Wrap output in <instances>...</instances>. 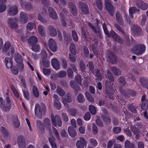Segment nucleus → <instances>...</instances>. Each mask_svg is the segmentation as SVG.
Returning <instances> with one entry per match:
<instances>
[{
	"label": "nucleus",
	"instance_id": "27",
	"mask_svg": "<svg viewBox=\"0 0 148 148\" xmlns=\"http://www.w3.org/2000/svg\"><path fill=\"white\" fill-rule=\"evenodd\" d=\"M38 41L37 38L35 36H32L28 39V42L29 44L31 45L32 44H36Z\"/></svg>",
	"mask_w": 148,
	"mask_h": 148
},
{
	"label": "nucleus",
	"instance_id": "33",
	"mask_svg": "<svg viewBox=\"0 0 148 148\" xmlns=\"http://www.w3.org/2000/svg\"><path fill=\"white\" fill-rule=\"evenodd\" d=\"M77 100L78 102L83 103L85 101V99L83 95L82 94H79L77 97Z\"/></svg>",
	"mask_w": 148,
	"mask_h": 148
},
{
	"label": "nucleus",
	"instance_id": "47",
	"mask_svg": "<svg viewBox=\"0 0 148 148\" xmlns=\"http://www.w3.org/2000/svg\"><path fill=\"white\" fill-rule=\"evenodd\" d=\"M1 133L5 137H8L9 133L6 129L3 127H2L1 128Z\"/></svg>",
	"mask_w": 148,
	"mask_h": 148
},
{
	"label": "nucleus",
	"instance_id": "34",
	"mask_svg": "<svg viewBox=\"0 0 148 148\" xmlns=\"http://www.w3.org/2000/svg\"><path fill=\"white\" fill-rule=\"evenodd\" d=\"M32 92L33 95L34 97L37 98L39 97V91L37 87L35 85L33 86Z\"/></svg>",
	"mask_w": 148,
	"mask_h": 148
},
{
	"label": "nucleus",
	"instance_id": "53",
	"mask_svg": "<svg viewBox=\"0 0 148 148\" xmlns=\"http://www.w3.org/2000/svg\"><path fill=\"white\" fill-rule=\"evenodd\" d=\"M96 76L97 78L100 81H101L103 79V77L100 73L99 70H97L96 71Z\"/></svg>",
	"mask_w": 148,
	"mask_h": 148
},
{
	"label": "nucleus",
	"instance_id": "22",
	"mask_svg": "<svg viewBox=\"0 0 148 148\" xmlns=\"http://www.w3.org/2000/svg\"><path fill=\"white\" fill-rule=\"evenodd\" d=\"M68 132L70 136L72 137H74L77 135L75 129L72 126H69L68 128Z\"/></svg>",
	"mask_w": 148,
	"mask_h": 148
},
{
	"label": "nucleus",
	"instance_id": "20",
	"mask_svg": "<svg viewBox=\"0 0 148 148\" xmlns=\"http://www.w3.org/2000/svg\"><path fill=\"white\" fill-rule=\"evenodd\" d=\"M12 123L16 128H18L20 125V122L17 115H13L12 116Z\"/></svg>",
	"mask_w": 148,
	"mask_h": 148
},
{
	"label": "nucleus",
	"instance_id": "63",
	"mask_svg": "<svg viewBox=\"0 0 148 148\" xmlns=\"http://www.w3.org/2000/svg\"><path fill=\"white\" fill-rule=\"evenodd\" d=\"M128 89L126 90L121 89L120 90V92L122 95L126 97H128Z\"/></svg>",
	"mask_w": 148,
	"mask_h": 148
},
{
	"label": "nucleus",
	"instance_id": "3",
	"mask_svg": "<svg viewBox=\"0 0 148 148\" xmlns=\"http://www.w3.org/2000/svg\"><path fill=\"white\" fill-rule=\"evenodd\" d=\"M105 5L106 10L111 16H113L115 12L114 6L112 5L110 0H105Z\"/></svg>",
	"mask_w": 148,
	"mask_h": 148
},
{
	"label": "nucleus",
	"instance_id": "51",
	"mask_svg": "<svg viewBox=\"0 0 148 148\" xmlns=\"http://www.w3.org/2000/svg\"><path fill=\"white\" fill-rule=\"evenodd\" d=\"M54 106L57 109L60 110L61 108V103L59 101L54 100Z\"/></svg>",
	"mask_w": 148,
	"mask_h": 148
},
{
	"label": "nucleus",
	"instance_id": "14",
	"mask_svg": "<svg viewBox=\"0 0 148 148\" xmlns=\"http://www.w3.org/2000/svg\"><path fill=\"white\" fill-rule=\"evenodd\" d=\"M16 18H10L8 19V23L9 27L12 29H15L16 28L18 25L16 22Z\"/></svg>",
	"mask_w": 148,
	"mask_h": 148
},
{
	"label": "nucleus",
	"instance_id": "58",
	"mask_svg": "<svg viewBox=\"0 0 148 148\" xmlns=\"http://www.w3.org/2000/svg\"><path fill=\"white\" fill-rule=\"evenodd\" d=\"M148 107V103L147 101L142 102L141 105V108L143 110H146L147 109Z\"/></svg>",
	"mask_w": 148,
	"mask_h": 148
},
{
	"label": "nucleus",
	"instance_id": "25",
	"mask_svg": "<svg viewBox=\"0 0 148 148\" xmlns=\"http://www.w3.org/2000/svg\"><path fill=\"white\" fill-rule=\"evenodd\" d=\"M5 63L6 67L8 68H10L13 65V61L12 59L9 58H6L5 59Z\"/></svg>",
	"mask_w": 148,
	"mask_h": 148
},
{
	"label": "nucleus",
	"instance_id": "55",
	"mask_svg": "<svg viewBox=\"0 0 148 148\" xmlns=\"http://www.w3.org/2000/svg\"><path fill=\"white\" fill-rule=\"evenodd\" d=\"M42 63L43 66L46 67H48L49 66V62L48 60L45 59H42Z\"/></svg>",
	"mask_w": 148,
	"mask_h": 148
},
{
	"label": "nucleus",
	"instance_id": "49",
	"mask_svg": "<svg viewBox=\"0 0 148 148\" xmlns=\"http://www.w3.org/2000/svg\"><path fill=\"white\" fill-rule=\"evenodd\" d=\"M38 20L42 22L45 23L48 21L47 19L44 18L42 16V14L41 13H39L38 15Z\"/></svg>",
	"mask_w": 148,
	"mask_h": 148
},
{
	"label": "nucleus",
	"instance_id": "41",
	"mask_svg": "<svg viewBox=\"0 0 148 148\" xmlns=\"http://www.w3.org/2000/svg\"><path fill=\"white\" fill-rule=\"evenodd\" d=\"M38 30L40 34L42 36H45L44 30V27L41 25H39L38 26Z\"/></svg>",
	"mask_w": 148,
	"mask_h": 148
},
{
	"label": "nucleus",
	"instance_id": "9",
	"mask_svg": "<svg viewBox=\"0 0 148 148\" xmlns=\"http://www.w3.org/2000/svg\"><path fill=\"white\" fill-rule=\"evenodd\" d=\"M76 142V146L77 148H84V146L87 145V142L85 139L83 137H81Z\"/></svg>",
	"mask_w": 148,
	"mask_h": 148
},
{
	"label": "nucleus",
	"instance_id": "52",
	"mask_svg": "<svg viewBox=\"0 0 148 148\" xmlns=\"http://www.w3.org/2000/svg\"><path fill=\"white\" fill-rule=\"evenodd\" d=\"M110 34L112 39L116 41L119 36V35L112 30L110 32Z\"/></svg>",
	"mask_w": 148,
	"mask_h": 148
},
{
	"label": "nucleus",
	"instance_id": "21",
	"mask_svg": "<svg viewBox=\"0 0 148 148\" xmlns=\"http://www.w3.org/2000/svg\"><path fill=\"white\" fill-rule=\"evenodd\" d=\"M114 25L117 29L120 32H121V33L124 35V37H126L127 41H130V40L128 38L124 30L118 24H114Z\"/></svg>",
	"mask_w": 148,
	"mask_h": 148
},
{
	"label": "nucleus",
	"instance_id": "62",
	"mask_svg": "<svg viewBox=\"0 0 148 148\" xmlns=\"http://www.w3.org/2000/svg\"><path fill=\"white\" fill-rule=\"evenodd\" d=\"M142 18L140 22V25L142 26H144L145 23L147 20V17L146 15L144 14H143Z\"/></svg>",
	"mask_w": 148,
	"mask_h": 148
},
{
	"label": "nucleus",
	"instance_id": "1",
	"mask_svg": "<svg viewBox=\"0 0 148 148\" xmlns=\"http://www.w3.org/2000/svg\"><path fill=\"white\" fill-rule=\"evenodd\" d=\"M146 47L143 44H137L133 47L132 51L134 53L137 55L142 54L145 51Z\"/></svg>",
	"mask_w": 148,
	"mask_h": 148
},
{
	"label": "nucleus",
	"instance_id": "56",
	"mask_svg": "<svg viewBox=\"0 0 148 148\" xmlns=\"http://www.w3.org/2000/svg\"><path fill=\"white\" fill-rule=\"evenodd\" d=\"M130 128L134 134L139 133V131L138 128L135 126L133 125L131 126H130Z\"/></svg>",
	"mask_w": 148,
	"mask_h": 148
},
{
	"label": "nucleus",
	"instance_id": "61",
	"mask_svg": "<svg viewBox=\"0 0 148 148\" xmlns=\"http://www.w3.org/2000/svg\"><path fill=\"white\" fill-rule=\"evenodd\" d=\"M67 74L69 77L72 78L73 77V73L71 68H68L67 70Z\"/></svg>",
	"mask_w": 148,
	"mask_h": 148
},
{
	"label": "nucleus",
	"instance_id": "60",
	"mask_svg": "<svg viewBox=\"0 0 148 148\" xmlns=\"http://www.w3.org/2000/svg\"><path fill=\"white\" fill-rule=\"evenodd\" d=\"M72 34L74 40L75 42H77L78 40V37L77 33L75 30L72 31Z\"/></svg>",
	"mask_w": 148,
	"mask_h": 148
},
{
	"label": "nucleus",
	"instance_id": "40",
	"mask_svg": "<svg viewBox=\"0 0 148 148\" xmlns=\"http://www.w3.org/2000/svg\"><path fill=\"white\" fill-rule=\"evenodd\" d=\"M87 67H88L89 71L92 72H94V67L92 62L89 61L86 65Z\"/></svg>",
	"mask_w": 148,
	"mask_h": 148
},
{
	"label": "nucleus",
	"instance_id": "36",
	"mask_svg": "<svg viewBox=\"0 0 148 148\" xmlns=\"http://www.w3.org/2000/svg\"><path fill=\"white\" fill-rule=\"evenodd\" d=\"M79 66L81 72L83 73H86L85 70L86 69V65L84 62L82 60H81L80 61Z\"/></svg>",
	"mask_w": 148,
	"mask_h": 148
},
{
	"label": "nucleus",
	"instance_id": "64",
	"mask_svg": "<svg viewBox=\"0 0 148 148\" xmlns=\"http://www.w3.org/2000/svg\"><path fill=\"white\" fill-rule=\"evenodd\" d=\"M10 68L11 71L14 74L17 75L18 73V71L17 69L15 66H12Z\"/></svg>",
	"mask_w": 148,
	"mask_h": 148
},
{
	"label": "nucleus",
	"instance_id": "15",
	"mask_svg": "<svg viewBox=\"0 0 148 148\" xmlns=\"http://www.w3.org/2000/svg\"><path fill=\"white\" fill-rule=\"evenodd\" d=\"M136 4L138 8L142 10H145L148 8V5L145 3L142 0H137L136 2Z\"/></svg>",
	"mask_w": 148,
	"mask_h": 148
},
{
	"label": "nucleus",
	"instance_id": "28",
	"mask_svg": "<svg viewBox=\"0 0 148 148\" xmlns=\"http://www.w3.org/2000/svg\"><path fill=\"white\" fill-rule=\"evenodd\" d=\"M14 60L16 62L18 63H22L23 59L19 53H15L14 55Z\"/></svg>",
	"mask_w": 148,
	"mask_h": 148
},
{
	"label": "nucleus",
	"instance_id": "4",
	"mask_svg": "<svg viewBox=\"0 0 148 148\" xmlns=\"http://www.w3.org/2000/svg\"><path fill=\"white\" fill-rule=\"evenodd\" d=\"M107 59L111 63L114 64L117 61V56L113 52L110 51H107L106 52Z\"/></svg>",
	"mask_w": 148,
	"mask_h": 148
},
{
	"label": "nucleus",
	"instance_id": "37",
	"mask_svg": "<svg viewBox=\"0 0 148 148\" xmlns=\"http://www.w3.org/2000/svg\"><path fill=\"white\" fill-rule=\"evenodd\" d=\"M11 46L10 43L9 42H6L4 44L2 49L3 52H6L9 49Z\"/></svg>",
	"mask_w": 148,
	"mask_h": 148
},
{
	"label": "nucleus",
	"instance_id": "5",
	"mask_svg": "<svg viewBox=\"0 0 148 148\" xmlns=\"http://www.w3.org/2000/svg\"><path fill=\"white\" fill-rule=\"evenodd\" d=\"M6 94L7 95L5 99L6 104V105H3L1 108L4 111L8 112L10 110L11 108L12 103L10 97L8 96V94L6 93Z\"/></svg>",
	"mask_w": 148,
	"mask_h": 148
},
{
	"label": "nucleus",
	"instance_id": "31",
	"mask_svg": "<svg viewBox=\"0 0 148 148\" xmlns=\"http://www.w3.org/2000/svg\"><path fill=\"white\" fill-rule=\"evenodd\" d=\"M56 91L57 93L61 97H63L65 94L64 91L62 89V87L60 86H58L57 87Z\"/></svg>",
	"mask_w": 148,
	"mask_h": 148
},
{
	"label": "nucleus",
	"instance_id": "39",
	"mask_svg": "<svg viewBox=\"0 0 148 148\" xmlns=\"http://www.w3.org/2000/svg\"><path fill=\"white\" fill-rule=\"evenodd\" d=\"M125 148H134V145L133 143H131L128 140H126L125 142Z\"/></svg>",
	"mask_w": 148,
	"mask_h": 148
},
{
	"label": "nucleus",
	"instance_id": "43",
	"mask_svg": "<svg viewBox=\"0 0 148 148\" xmlns=\"http://www.w3.org/2000/svg\"><path fill=\"white\" fill-rule=\"evenodd\" d=\"M70 51L71 53L73 55H75L76 54L77 51L75 48V46L73 44L71 45L70 48Z\"/></svg>",
	"mask_w": 148,
	"mask_h": 148
},
{
	"label": "nucleus",
	"instance_id": "45",
	"mask_svg": "<svg viewBox=\"0 0 148 148\" xmlns=\"http://www.w3.org/2000/svg\"><path fill=\"white\" fill-rule=\"evenodd\" d=\"M137 11V9L136 8L134 7H131L129 9V12L130 16L132 18H133V14L135 13Z\"/></svg>",
	"mask_w": 148,
	"mask_h": 148
},
{
	"label": "nucleus",
	"instance_id": "57",
	"mask_svg": "<svg viewBox=\"0 0 148 148\" xmlns=\"http://www.w3.org/2000/svg\"><path fill=\"white\" fill-rule=\"evenodd\" d=\"M69 59L70 61L72 62H75L76 61V57L71 53L69 54Z\"/></svg>",
	"mask_w": 148,
	"mask_h": 148
},
{
	"label": "nucleus",
	"instance_id": "6",
	"mask_svg": "<svg viewBox=\"0 0 148 148\" xmlns=\"http://www.w3.org/2000/svg\"><path fill=\"white\" fill-rule=\"evenodd\" d=\"M51 121L54 126L57 125L60 127L61 126L62 122L59 116L58 115L54 116L53 114H51Z\"/></svg>",
	"mask_w": 148,
	"mask_h": 148
},
{
	"label": "nucleus",
	"instance_id": "7",
	"mask_svg": "<svg viewBox=\"0 0 148 148\" xmlns=\"http://www.w3.org/2000/svg\"><path fill=\"white\" fill-rule=\"evenodd\" d=\"M78 6L84 14H87L89 13V10L87 5L82 2L78 3Z\"/></svg>",
	"mask_w": 148,
	"mask_h": 148
},
{
	"label": "nucleus",
	"instance_id": "30",
	"mask_svg": "<svg viewBox=\"0 0 148 148\" xmlns=\"http://www.w3.org/2000/svg\"><path fill=\"white\" fill-rule=\"evenodd\" d=\"M102 116L103 120L106 123L105 125L106 126L108 125L111 122L110 118L108 116L102 115Z\"/></svg>",
	"mask_w": 148,
	"mask_h": 148
},
{
	"label": "nucleus",
	"instance_id": "35",
	"mask_svg": "<svg viewBox=\"0 0 148 148\" xmlns=\"http://www.w3.org/2000/svg\"><path fill=\"white\" fill-rule=\"evenodd\" d=\"M106 77L111 81L114 82V79L113 74L109 70L107 71Z\"/></svg>",
	"mask_w": 148,
	"mask_h": 148
},
{
	"label": "nucleus",
	"instance_id": "24",
	"mask_svg": "<svg viewBox=\"0 0 148 148\" xmlns=\"http://www.w3.org/2000/svg\"><path fill=\"white\" fill-rule=\"evenodd\" d=\"M115 16L116 19L118 23L120 25H122L123 21L121 14L119 12H117L116 13Z\"/></svg>",
	"mask_w": 148,
	"mask_h": 148
},
{
	"label": "nucleus",
	"instance_id": "19",
	"mask_svg": "<svg viewBox=\"0 0 148 148\" xmlns=\"http://www.w3.org/2000/svg\"><path fill=\"white\" fill-rule=\"evenodd\" d=\"M48 30L49 34L51 36H55L57 35V30L54 26L50 25L48 27Z\"/></svg>",
	"mask_w": 148,
	"mask_h": 148
},
{
	"label": "nucleus",
	"instance_id": "26",
	"mask_svg": "<svg viewBox=\"0 0 148 148\" xmlns=\"http://www.w3.org/2000/svg\"><path fill=\"white\" fill-rule=\"evenodd\" d=\"M111 69L114 74L116 76H118L121 75V71L119 68L114 66H112Z\"/></svg>",
	"mask_w": 148,
	"mask_h": 148
},
{
	"label": "nucleus",
	"instance_id": "29",
	"mask_svg": "<svg viewBox=\"0 0 148 148\" xmlns=\"http://www.w3.org/2000/svg\"><path fill=\"white\" fill-rule=\"evenodd\" d=\"M55 138L53 136L49 138V141L52 148H57L56 144L55 142Z\"/></svg>",
	"mask_w": 148,
	"mask_h": 148
},
{
	"label": "nucleus",
	"instance_id": "12",
	"mask_svg": "<svg viewBox=\"0 0 148 148\" xmlns=\"http://www.w3.org/2000/svg\"><path fill=\"white\" fill-rule=\"evenodd\" d=\"M18 12V8L15 5H13L10 7L8 12V15L10 16H14L16 15Z\"/></svg>",
	"mask_w": 148,
	"mask_h": 148
},
{
	"label": "nucleus",
	"instance_id": "46",
	"mask_svg": "<svg viewBox=\"0 0 148 148\" xmlns=\"http://www.w3.org/2000/svg\"><path fill=\"white\" fill-rule=\"evenodd\" d=\"M128 107L129 110L132 112L136 113L137 112L136 108L133 106V104H128Z\"/></svg>",
	"mask_w": 148,
	"mask_h": 148
},
{
	"label": "nucleus",
	"instance_id": "59",
	"mask_svg": "<svg viewBox=\"0 0 148 148\" xmlns=\"http://www.w3.org/2000/svg\"><path fill=\"white\" fill-rule=\"evenodd\" d=\"M61 60L62 62V66L63 69H66L67 67V62L66 60L63 58H61Z\"/></svg>",
	"mask_w": 148,
	"mask_h": 148
},
{
	"label": "nucleus",
	"instance_id": "32",
	"mask_svg": "<svg viewBox=\"0 0 148 148\" xmlns=\"http://www.w3.org/2000/svg\"><path fill=\"white\" fill-rule=\"evenodd\" d=\"M140 82L145 88L148 89V80L145 78H141Z\"/></svg>",
	"mask_w": 148,
	"mask_h": 148
},
{
	"label": "nucleus",
	"instance_id": "2",
	"mask_svg": "<svg viewBox=\"0 0 148 148\" xmlns=\"http://www.w3.org/2000/svg\"><path fill=\"white\" fill-rule=\"evenodd\" d=\"M45 106L43 103L40 106L38 104H36L35 108V113L38 117L40 119L42 118V115L45 114Z\"/></svg>",
	"mask_w": 148,
	"mask_h": 148
},
{
	"label": "nucleus",
	"instance_id": "48",
	"mask_svg": "<svg viewBox=\"0 0 148 148\" xmlns=\"http://www.w3.org/2000/svg\"><path fill=\"white\" fill-rule=\"evenodd\" d=\"M66 75V72L64 71H59L57 73V76L59 78H62L65 76Z\"/></svg>",
	"mask_w": 148,
	"mask_h": 148
},
{
	"label": "nucleus",
	"instance_id": "17",
	"mask_svg": "<svg viewBox=\"0 0 148 148\" xmlns=\"http://www.w3.org/2000/svg\"><path fill=\"white\" fill-rule=\"evenodd\" d=\"M48 12L51 17L54 20H56L58 16L55 10L51 7L48 8Z\"/></svg>",
	"mask_w": 148,
	"mask_h": 148
},
{
	"label": "nucleus",
	"instance_id": "38",
	"mask_svg": "<svg viewBox=\"0 0 148 148\" xmlns=\"http://www.w3.org/2000/svg\"><path fill=\"white\" fill-rule=\"evenodd\" d=\"M89 110L92 115H95L96 113V109L95 107L93 105H91L89 106Z\"/></svg>",
	"mask_w": 148,
	"mask_h": 148
},
{
	"label": "nucleus",
	"instance_id": "42",
	"mask_svg": "<svg viewBox=\"0 0 148 148\" xmlns=\"http://www.w3.org/2000/svg\"><path fill=\"white\" fill-rule=\"evenodd\" d=\"M64 100L65 101L69 103H70L72 101V99L71 95L69 92H68L66 93L64 97Z\"/></svg>",
	"mask_w": 148,
	"mask_h": 148
},
{
	"label": "nucleus",
	"instance_id": "8",
	"mask_svg": "<svg viewBox=\"0 0 148 148\" xmlns=\"http://www.w3.org/2000/svg\"><path fill=\"white\" fill-rule=\"evenodd\" d=\"M17 143L20 148H25L26 142L24 136L20 135L17 138Z\"/></svg>",
	"mask_w": 148,
	"mask_h": 148
},
{
	"label": "nucleus",
	"instance_id": "11",
	"mask_svg": "<svg viewBox=\"0 0 148 148\" xmlns=\"http://www.w3.org/2000/svg\"><path fill=\"white\" fill-rule=\"evenodd\" d=\"M48 45L50 49L53 52L56 51L57 50V46L56 43L52 38L49 39L48 42Z\"/></svg>",
	"mask_w": 148,
	"mask_h": 148
},
{
	"label": "nucleus",
	"instance_id": "13",
	"mask_svg": "<svg viewBox=\"0 0 148 148\" xmlns=\"http://www.w3.org/2000/svg\"><path fill=\"white\" fill-rule=\"evenodd\" d=\"M51 65L53 68L56 70H58L60 68V65L59 62L56 58H53L51 61Z\"/></svg>",
	"mask_w": 148,
	"mask_h": 148
},
{
	"label": "nucleus",
	"instance_id": "16",
	"mask_svg": "<svg viewBox=\"0 0 148 148\" xmlns=\"http://www.w3.org/2000/svg\"><path fill=\"white\" fill-rule=\"evenodd\" d=\"M69 8L72 14L74 16H76L77 13V11L75 5L72 2L69 3Z\"/></svg>",
	"mask_w": 148,
	"mask_h": 148
},
{
	"label": "nucleus",
	"instance_id": "54",
	"mask_svg": "<svg viewBox=\"0 0 148 148\" xmlns=\"http://www.w3.org/2000/svg\"><path fill=\"white\" fill-rule=\"evenodd\" d=\"M118 81L121 84V85L124 86L126 85V82L125 79L123 76L120 77L118 79Z\"/></svg>",
	"mask_w": 148,
	"mask_h": 148
},
{
	"label": "nucleus",
	"instance_id": "23",
	"mask_svg": "<svg viewBox=\"0 0 148 148\" xmlns=\"http://www.w3.org/2000/svg\"><path fill=\"white\" fill-rule=\"evenodd\" d=\"M88 25L91 28L93 31L95 33L97 34V36H99L100 38L101 39L102 38V37L101 35V33L100 30H99V29L98 30H97L95 27L94 26L92 25V24L90 23H88Z\"/></svg>",
	"mask_w": 148,
	"mask_h": 148
},
{
	"label": "nucleus",
	"instance_id": "50",
	"mask_svg": "<svg viewBox=\"0 0 148 148\" xmlns=\"http://www.w3.org/2000/svg\"><path fill=\"white\" fill-rule=\"evenodd\" d=\"M44 123L45 126L48 127H49L50 131L51 123L49 120L48 118H45L44 120Z\"/></svg>",
	"mask_w": 148,
	"mask_h": 148
},
{
	"label": "nucleus",
	"instance_id": "18",
	"mask_svg": "<svg viewBox=\"0 0 148 148\" xmlns=\"http://www.w3.org/2000/svg\"><path fill=\"white\" fill-rule=\"evenodd\" d=\"M28 15L25 13L22 12L20 14L21 21L22 23H26L28 20Z\"/></svg>",
	"mask_w": 148,
	"mask_h": 148
},
{
	"label": "nucleus",
	"instance_id": "44",
	"mask_svg": "<svg viewBox=\"0 0 148 148\" xmlns=\"http://www.w3.org/2000/svg\"><path fill=\"white\" fill-rule=\"evenodd\" d=\"M85 96L89 101L92 103L94 102V99L89 92H85Z\"/></svg>",
	"mask_w": 148,
	"mask_h": 148
},
{
	"label": "nucleus",
	"instance_id": "10",
	"mask_svg": "<svg viewBox=\"0 0 148 148\" xmlns=\"http://www.w3.org/2000/svg\"><path fill=\"white\" fill-rule=\"evenodd\" d=\"M134 33L138 36H141L143 34L142 29L138 25H134L132 27Z\"/></svg>",
	"mask_w": 148,
	"mask_h": 148
}]
</instances>
